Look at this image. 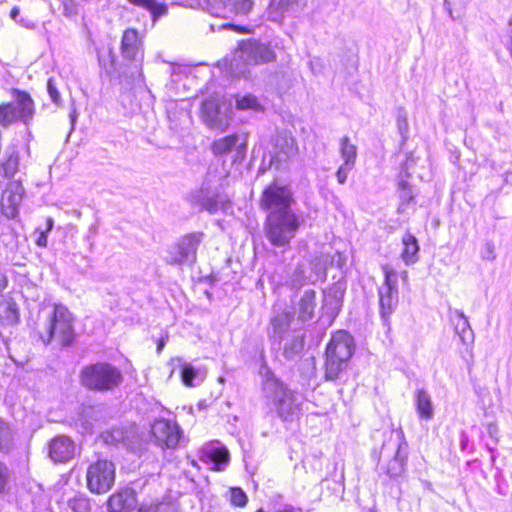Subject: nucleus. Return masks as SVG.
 <instances>
[{"label":"nucleus","mask_w":512,"mask_h":512,"mask_svg":"<svg viewBox=\"0 0 512 512\" xmlns=\"http://www.w3.org/2000/svg\"><path fill=\"white\" fill-rule=\"evenodd\" d=\"M139 52L138 33L134 29H127L122 37V53L127 59H136Z\"/></svg>","instance_id":"27"},{"label":"nucleus","mask_w":512,"mask_h":512,"mask_svg":"<svg viewBox=\"0 0 512 512\" xmlns=\"http://www.w3.org/2000/svg\"><path fill=\"white\" fill-rule=\"evenodd\" d=\"M136 492L131 488H123L112 494L108 499L111 512H127L135 508Z\"/></svg>","instance_id":"20"},{"label":"nucleus","mask_w":512,"mask_h":512,"mask_svg":"<svg viewBox=\"0 0 512 512\" xmlns=\"http://www.w3.org/2000/svg\"><path fill=\"white\" fill-rule=\"evenodd\" d=\"M275 512H303L301 508L294 507L292 505H285Z\"/></svg>","instance_id":"48"},{"label":"nucleus","mask_w":512,"mask_h":512,"mask_svg":"<svg viewBox=\"0 0 512 512\" xmlns=\"http://www.w3.org/2000/svg\"><path fill=\"white\" fill-rule=\"evenodd\" d=\"M20 14V9L19 7L17 6H14L11 11H10V17L13 19V20H17V17L19 16Z\"/></svg>","instance_id":"51"},{"label":"nucleus","mask_w":512,"mask_h":512,"mask_svg":"<svg viewBox=\"0 0 512 512\" xmlns=\"http://www.w3.org/2000/svg\"><path fill=\"white\" fill-rule=\"evenodd\" d=\"M454 324L455 331L461 342L465 345L472 344L474 342V332L470 326L468 318L462 311H454Z\"/></svg>","instance_id":"25"},{"label":"nucleus","mask_w":512,"mask_h":512,"mask_svg":"<svg viewBox=\"0 0 512 512\" xmlns=\"http://www.w3.org/2000/svg\"><path fill=\"white\" fill-rule=\"evenodd\" d=\"M487 430H488V434H489L491 437H493V438H496V437H497V434H498V427H497V425H496V424H494V423H490V424L488 425Z\"/></svg>","instance_id":"49"},{"label":"nucleus","mask_w":512,"mask_h":512,"mask_svg":"<svg viewBox=\"0 0 512 512\" xmlns=\"http://www.w3.org/2000/svg\"><path fill=\"white\" fill-rule=\"evenodd\" d=\"M353 353L354 341L352 336L344 330L334 333L326 347L325 379L327 381L337 380L348 368Z\"/></svg>","instance_id":"2"},{"label":"nucleus","mask_w":512,"mask_h":512,"mask_svg":"<svg viewBox=\"0 0 512 512\" xmlns=\"http://www.w3.org/2000/svg\"><path fill=\"white\" fill-rule=\"evenodd\" d=\"M400 258L406 266L414 265L419 261L420 246L417 238L409 231L405 232L401 238Z\"/></svg>","instance_id":"22"},{"label":"nucleus","mask_w":512,"mask_h":512,"mask_svg":"<svg viewBox=\"0 0 512 512\" xmlns=\"http://www.w3.org/2000/svg\"><path fill=\"white\" fill-rule=\"evenodd\" d=\"M401 277H402V279H403L404 281H406V280H407V278H408V273H407V271H403V272L401 273Z\"/></svg>","instance_id":"57"},{"label":"nucleus","mask_w":512,"mask_h":512,"mask_svg":"<svg viewBox=\"0 0 512 512\" xmlns=\"http://www.w3.org/2000/svg\"><path fill=\"white\" fill-rule=\"evenodd\" d=\"M34 114V104L25 92H17L15 100L0 105V124L7 126L15 121L27 123Z\"/></svg>","instance_id":"11"},{"label":"nucleus","mask_w":512,"mask_h":512,"mask_svg":"<svg viewBox=\"0 0 512 512\" xmlns=\"http://www.w3.org/2000/svg\"><path fill=\"white\" fill-rule=\"evenodd\" d=\"M392 451H394V456L387 465L386 473L395 478L404 472L407 458V443L402 430L391 433L388 442L383 445L381 453L389 455Z\"/></svg>","instance_id":"12"},{"label":"nucleus","mask_w":512,"mask_h":512,"mask_svg":"<svg viewBox=\"0 0 512 512\" xmlns=\"http://www.w3.org/2000/svg\"><path fill=\"white\" fill-rule=\"evenodd\" d=\"M200 2H203V0H187V3L191 7H200L203 9V6L200 4Z\"/></svg>","instance_id":"52"},{"label":"nucleus","mask_w":512,"mask_h":512,"mask_svg":"<svg viewBox=\"0 0 512 512\" xmlns=\"http://www.w3.org/2000/svg\"><path fill=\"white\" fill-rule=\"evenodd\" d=\"M0 316L5 319L7 324H16L19 319L17 305L9 302L0 304Z\"/></svg>","instance_id":"35"},{"label":"nucleus","mask_w":512,"mask_h":512,"mask_svg":"<svg viewBox=\"0 0 512 512\" xmlns=\"http://www.w3.org/2000/svg\"><path fill=\"white\" fill-rule=\"evenodd\" d=\"M190 200L193 204L200 206L202 210H206L210 214H215L219 211L227 212L231 206L228 196L219 192L213 185L210 173H208L201 187L191 193Z\"/></svg>","instance_id":"7"},{"label":"nucleus","mask_w":512,"mask_h":512,"mask_svg":"<svg viewBox=\"0 0 512 512\" xmlns=\"http://www.w3.org/2000/svg\"><path fill=\"white\" fill-rule=\"evenodd\" d=\"M236 107L238 110L259 111L262 109L258 99L252 94L237 95Z\"/></svg>","instance_id":"34"},{"label":"nucleus","mask_w":512,"mask_h":512,"mask_svg":"<svg viewBox=\"0 0 512 512\" xmlns=\"http://www.w3.org/2000/svg\"><path fill=\"white\" fill-rule=\"evenodd\" d=\"M121 370L107 362L86 365L81 369L80 382L83 387L96 392H110L123 382Z\"/></svg>","instance_id":"4"},{"label":"nucleus","mask_w":512,"mask_h":512,"mask_svg":"<svg viewBox=\"0 0 512 512\" xmlns=\"http://www.w3.org/2000/svg\"><path fill=\"white\" fill-rule=\"evenodd\" d=\"M200 460L212 465L214 470H222V466L229 461L228 450L219 443H209L199 451Z\"/></svg>","instance_id":"18"},{"label":"nucleus","mask_w":512,"mask_h":512,"mask_svg":"<svg viewBox=\"0 0 512 512\" xmlns=\"http://www.w3.org/2000/svg\"><path fill=\"white\" fill-rule=\"evenodd\" d=\"M24 194L20 181H11L2 194V210L6 217L14 218L17 215Z\"/></svg>","instance_id":"17"},{"label":"nucleus","mask_w":512,"mask_h":512,"mask_svg":"<svg viewBox=\"0 0 512 512\" xmlns=\"http://www.w3.org/2000/svg\"><path fill=\"white\" fill-rule=\"evenodd\" d=\"M287 318L288 316L286 314H281L272 319L271 323L275 329V332H281L283 327L288 325Z\"/></svg>","instance_id":"45"},{"label":"nucleus","mask_w":512,"mask_h":512,"mask_svg":"<svg viewBox=\"0 0 512 512\" xmlns=\"http://www.w3.org/2000/svg\"><path fill=\"white\" fill-rule=\"evenodd\" d=\"M151 432L157 444L166 448L177 447L181 438L178 424L166 419L156 420L151 427Z\"/></svg>","instance_id":"16"},{"label":"nucleus","mask_w":512,"mask_h":512,"mask_svg":"<svg viewBox=\"0 0 512 512\" xmlns=\"http://www.w3.org/2000/svg\"><path fill=\"white\" fill-rule=\"evenodd\" d=\"M19 156L18 153L13 149L8 157L1 164V174L4 177L11 178L18 171Z\"/></svg>","instance_id":"32"},{"label":"nucleus","mask_w":512,"mask_h":512,"mask_svg":"<svg viewBox=\"0 0 512 512\" xmlns=\"http://www.w3.org/2000/svg\"><path fill=\"white\" fill-rule=\"evenodd\" d=\"M191 464H192L193 466H197V463H196V461H195V460H191Z\"/></svg>","instance_id":"61"},{"label":"nucleus","mask_w":512,"mask_h":512,"mask_svg":"<svg viewBox=\"0 0 512 512\" xmlns=\"http://www.w3.org/2000/svg\"><path fill=\"white\" fill-rule=\"evenodd\" d=\"M74 442L67 436H57L49 445V456L54 462H67L75 456Z\"/></svg>","instance_id":"19"},{"label":"nucleus","mask_w":512,"mask_h":512,"mask_svg":"<svg viewBox=\"0 0 512 512\" xmlns=\"http://www.w3.org/2000/svg\"><path fill=\"white\" fill-rule=\"evenodd\" d=\"M297 153L295 139L288 134H279L275 140V154L273 160L285 162Z\"/></svg>","instance_id":"24"},{"label":"nucleus","mask_w":512,"mask_h":512,"mask_svg":"<svg viewBox=\"0 0 512 512\" xmlns=\"http://www.w3.org/2000/svg\"><path fill=\"white\" fill-rule=\"evenodd\" d=\"M416 409L421 419L430 420L433 417L434 411L431 402V397L425 390H418L415 398Z\"/></svg>","instance_id":"28"},{"label":"nucleus","mask_w":512,"mask_h":512,"mask_svg":"<svg viewBox=\"0 0 512 512\" xmlns=\"http://www.w3.org/2000/svg\"><path fill=\"white\" fill-rule=\"evenodd\" d=\"M202 119L209 128L224 132L232 120L231 105L215 97L206 99L202 104Z\"/></svg>","instance_id":"10"},{"label":"nucleus","mask_w":512,"mask_h":512,"mask_svg":"<svg viewBox=\"0 0 512 512\" xmlns=\"http://www.w3.org/2000/svg\"><path fill=\"white\" fill-rule=\"evenodd\" d=\"M398 186H399L400 198L403 202L408 203L411 200H413V197H414L413 192H412V189L407 181H405L403 179L400 180Z\"/></svg>","instance_id":"40"},{"label":"nucleus","mask_w":512,"mask_h":512,"mask_svg":"<svg viewBox=\"0 0 512 512\" xmlns=\"http://www.w3.org/2000/svg\"><path fill=\"white\" fill-rule=\"evenodd\" d=\"M247 495L241 488L230 489V501L232 505L237 507H244L247 504Z\"/></svg>","instance_id":"38"},{"label":"nucleus","mask_w":512,"mask_h":512,"mask_svg":"<svg viewBox=\"0 0 512 512\" xmlns=\"http://www.w3.org/2000/svg\"><path fill=\"white\" fill-rule=\"evenodd\" d=\"M256 512H265V511L262 508H260Z\"/></svg>","instance_id":"62"},{"label":"nucleus","mask_w":512,"mask_h":512,"mask_svg":"<svg viewBox=\"0 0 512 512\" xmlns=\"http://www.w3.org/2000/svg\"><path fill=\"white\" fill-rule=\"evenodd\" d=\"M9 471L8 468L0 462V492H2L8 482Z\"/></svg>","instance_id":"46"},{"label":"nucleus","mask_w":512,"mask_h":512,"mask_svg":"<svg viewBox=\"0 0 512 512\" xmlns=\"http://www.w3.org/2000/svg\"><path fill=\"white\" fill-rule=\"evenodd\" d=\"M116 465L107 459H98L91 463L86 472L87 488L94 494H105L114 485Z\"/></svg>","instance_id":"8"},{"label":"nucleus","mask_w":512,"mask_h":512,"mask_svg":"<svg viewBox=\"0 0 512 512\" xmlns=\"http://www.w3.org/2000/svg\"><path fill=\"white\" fill-rule=\"evenodd\" d=\"M164 345H165V342H164V340H163V339H161V340L158 342V345H157V352H158V353H160V352L162 351V349H163Z\"/></svg>","instance_id":"54"},{"label":"nucleus","mask_w":512,"mask_h":512,"mask_svg":"<svg viewBox=\"0 0 512 512\" xmlns=\"http://www.w3.org/2000/svg\"><path fill=\"white\" fill-rule=\"evenodd\" d=\"M509 25H510V41L508 43V50H509L510 55L512 57V18L510 19Z\"/></svg>","instance_id":"53"},{"label":"nucleus","mask_w":512,"mask_h":512,"mask_svg":"<svg viewBox=\"0 0 512 512\" xmlns=\"http://www.w3.org/2000/svg\"><path fill=\"white\" fill-rule=\"evenodd\" d=\"M204 239V233L193 232L183 236L169 251L167 262L169 264L192 265L197 259V250Z\"/></svg>","instance_id":"13"},{"label":"nucleus","mask_w":512,"mask_h":512,"mask_svg":"<svg viewBox=\"0 0 512 512\" xmlns=\"http://www.w3.org/2000/svg\"><path fill=\"white\" fill-rule=\"evenodd\" d=\"M316 294L313 290H307L304 292L299 303V317L301 320L306 321L313 317L315 308Z\"/></svg>","instance_id":"29"},{"label":"nucleus","mask_w":512,"mask_h":512,"mask_svg":"<svg viewBox=\"0 0 512 512\" xmlns=\"http://www.w3.org/2000/svg\"><path fill=\"white\" fill-rule=\"evenodd\" d=\"M69 507L73 512H89L91 509L89 499L83 495H78L71 499Z\"/></svg>","instance_id":"36"},{"label":"nucleus","mask_w":512,"mask_h":512,"mask_svg":"<svg viewBox=\"0 0 512 512\" xmlns=\"http://www.w3.org/2000/svg\"><path fill=\"white\" fill-rule=\"evenodd\" d=\"M8 284V279L5 273L0 271V292H2Z\"/></svg>","instance_id":"50"},{"label":"nucleus","mask_w":512,"mask_h":512,"mask_svg":"<svg viewBox=\"0 0 512 512\" xmlns=\"http://www.w3.org/2000/svg\"><path fill=\"white\" fill-rule=\"evenodd\" d=\"M293 203L294 198L290 188L276 182L270 184L261 197V207L269 212L293 211L291 208Z\"/></svg>","instance_id":"15"},{"label":"nucleus","mask_w":512,"mask_h":512,"mask_svg":"<svg viewBox=\"0 0 512 512\" xmlns=\"http://www.w3.org/2000/svg\"><path fill=\"white\" fill-rule=\"evenodd\" d=\"M129 2L148 10L151 13L154 22L158 17L167 13L166 5L159 0H129Z\"/></svg>","instance_id":"30"},{"label":"nucleus","mask_w":512,"mask_h":512,"mask_svg":"<svg viewBox=\"0 0 512 512\" xmlns=\"http://www.w3.org/2000/svg\"><path fill=\"white\" fill-rule=\"evenodd\" d=\"M20 22H21V24H22V25H24V26H26V27H28V28H30V27H31V26H29V25L27 24V22H24V20H23V19H21V21H20Z\"/></svg>","instance_id":"59"},{"label":"nucleus","mask_w":512,"mask_h":512,"mask_svg":"<svg viewBox=\"0 0 512 512\" xmlns=\"http://www.w3.org/2000/svg\"><path fill=\"white\" fill-rule=\"evenodd\" d=\"M13 446V431L10 425L0 418V452H8Z\"/></svg>","instance_id":"33"},{"label":"nucleus","mask_w":512,"mask_h":512,"mask_svg":"<svg viewBox=\"0 0 512 512\" xmlns=\"http://www.w3.org/2000/svg\"><path fill=\"white\" fill-rule=\"evenodd\" d=\"M397 127L402 137L405 138L409 130L408 120L405 112L399 113L397 117Z\"/></svg>","instance_id":"41"},{"label":"nucleus","mask_w":512,"mask_h":512,"mask_svg":"<svg viewBox=\"0 0 512 512\" xmlns=\"http://www.w3.org/2000/svg\"><path fill=\"white\" fill-rule=\"evenodd\" d=\"M294 346L296 348V352L300 351L302 349V341L295 340Z\"/></svg>","instance_id":"56"},{"label":"nucleus","mask_w":512,"mask_h":512,"mask_svg":"<svg viewBox=\"0 0 512 512\" xmlns=\"http://www.w3.org/2000/svg\"><path fill=\"white\" fill-rule=\"evenodd\" d=\"M228 27L236 28L235 26H233L231 24H223V25H221V28H228Z\"/></svg>","instance_id":"58"},{"label":"nucleus","mask_w":512,"mask_h":512,"mask_svg":"<svg viewBox=\"0 0 512 512\" xmlns=\"http://www.w3.org/2000/svg\"><path fill=\"white\" fill-rule=\"evenodd\" d=\"M480 256L484 261H494L496 259L495 245L492 241H487L480 250Z\"/></svg>","instance_id":"39"},{"label":"nucleus","mask_w":512,"mask_h":512,"mask_svg":"<svg viewBox=\"0 0 512 512\" xmlns=\"http://www.w3.org/2000/svg\"><path fill=\"white\" fill-rule=\"evenodd\" d=\"M203 10L215 17L247 16L253 8V0H203Z\"/></svg>","instance_id":"14"},{"label":"nucleus","mask_w":512,"mask_h":512,"mask_svg":"<svg viewBox=\"0 0 512 512\" xmlns=\"http://www.w3.org/2000/svg\"><path fill=\"white\" fill-rule=\"evenodd\" d=\"M47 90H48L51 100L55 104H59L60 100H61L60 93L58 92L56 84L52 78L48 79Z\"/></svg>","instance_id":"43"},{"label":"nucleus","mask_w":512,"mask_h":512,"mask_svg":"<svg viewBox=\"0 0 512 512\" xmlns=\"http://www.w3.org/2000/svg\"><path fill=\"white\" fill-rule=\"evenodd\" d=\"M52 228H53V220L51 218H48L47 219V231L46 232L51 231Z\"/></svg>","instance_id":"55"},{"label":"nucleus","mask_w":512,"mask_h":512,"mask_svg":"<svg viewBox=\"0 0 512 512\" xmlns=\"http://www.w3.org/2000/svg\"><path fill=\"white\" fill-rule=\"evenodd\" d=\"M262 390L267 403L272 405L284 421H293L301 412L302 398L289 390L270 371L264 374Z\"/></svg>","instance_id":"1"},{"label":"nucleus","mask_w":512,"mask_h":512,"mask_svg":"<svg viewBox=\"0 0 512 512\" xmlns=\"http://www.w3.org/2000/svg\"><path fill=\"white\" fill-rule=\"evenodd\" d=\"M384 283L379 288L380 315L385 325L398 304V274L389 265L383 266Z\"/></svg>","instance_id":"9"},{"label":"nucleus","mask_w":512,"mask_h":512,"mask_svg":"<svg viewBox=\"0 0 512 512\" xmlns=\"http://www.w3.org/2000/svg\"><path fill=\"white\" fill-rule=\"evenodd\" d=\"M275 59L274 51L266 44L257 41H243L235 51L231 60V69L237 75H245L244 65L266 63Z\"/></svg>","instance_id":"6"},{"label":"nucleus","mask_w":512,"mask_h":512,"mask_svg":"<svg viewBox=\"0 0 512 512\" xmlns=\"http://www.w3.org/2000/svg\"><path fill=\"white\" fill-rule=\"evenodd\" d=\"M239 141L240 135L238 134L215 139L211 144V151L216 156L228 154L234 147H238V149L241 148L243 144L239 145Z\"/></svg>","instance_id":"26"},{"label":"nucleus","mask_w":512,"mask_h":512,"mask_svg":"<svg viewBox=\"0 0 512 512\" xmlns=\"http://www.w3.org/2000/svg\"><path fill=\"white\" fill-rule=\"evenodd\" d=\"M305 5V0H271L267 9L268 19L280 22L285 13L295 12Z\"/></svg>","instance_id":"21"},{"label":"nucleus","mask_w":512,"mask_h":512,"mask_svg":"<svg viewBox=\"0 0 512 512\" xmlns=\"http://www.w3.org/2000/svg\"><path fill=\"white\" fill-rule=\"evenodd\" d=\"M40 337L45 344L52 340L58 341L63 346L72 343L74 339L73 317L65 306H54Z\"/></svg>","instance_id":"5"},{"label":"nucleus","mask_w":512,"mask_h":512,"mask_svg":"<svg viewBox=\"0 0 512 512\" xmlns=\"http://www.w3.org/2000/svg\"><path fill=\"white\" fill-rule=\"evenodd\" d=\"M340 155L344 164L355 166L357 147L345 136L340 139Z\"/></svg>","instance_id":"31"},{"label":"nucleus","mask_w":512,"mask_h":512,"mask_svg":"<svg viewBox=\"0 0 512 512\" xmlns=\"http://www.w3.org/2000/svg\"><path fill=\"white\" fill-rule=\"evenodd\" d=\"M170 506L167 503L159 502V501H151L149 503H142L138 512H168Z\"/></svg>","instance_id":"37"},{"label":"nucleus","mask_w":512,"mask_h":512,"mask_svg":"<svg viewBox=\"0 0 512 512\" xmlns=\"http://www.w3.org/2000/svg\"><path fill=\"white\" fill-rule=\"evenodd\" d=\"M171 364L174 368L180 369L181 379L184 385L194 387L204 380V375L199 369H196L190 363L185 362L182 358H173Z\"/></svg>","instance_id":"23"},{"label":"nucleus","mask_w":512,"mask_h":512,"mask_svg":"<svg viewBox=\"0 0 512 512\" xmlns=\"http://www.w3.org/2000/svg\"><path fill=\"white\" fill-rule=\"evenodd\" d=\"M303 223L302 215L294 210L269 212L265 221V234L273 246L286 247Z\"/></svg>","instance_id":"3"},{"label":"nucleus","mask_w":512,"mask_h":512,"mask_svg":"<svg viewBox=\"0 0 512 512\" xmlns=\"http://www.w3.org/2000/svg\"><path fill=\"white\" fill-rule=\"evenodd\" d=\"M318 271H319V273H323L324 272V266L319 267Z\"/></svg>","instance_id":"60"},{"label":"nucleus","mask_w":512,"mask_h":512,"mask_svg":"<svg viewBox=\"0 0 512 512\" xmlns=\"http://www.w3.org/2000/svg\"><path fill=\"white\" fill-rule=\"evenodd\" d=\"M62 6L65 16L71 17L77 14V4L74 0H63Z\"/></svg>","instance_id":"44"},{"label":"nucleus","mask_w":512,"mask_h":512,"mask_svg":"<svg viewBox=\"0 0 512 512\" xmlns=\"http://www.w3.org/2000/svg\"><path fill=\"white\" fill-rule=\"evenodd\" d=\"M36 244L40 247L47 246V232H41L36 240Z\"/></svg>","instance_id":"47"},{"label":"nucleus","mask_w":512,"mask_h":512,"mask_svg":"<svg viewBox=\"0 0 512 512\" xmlns=\"http://www.w3.org/2000/svg\"><path fill=\"white\" fill-rule=\"evenodd\" d=\"M354 168V166L347 165L342 163L336 172V178L339 184H344L348 178L349 172Z\"/></svg>","instance_id":"42"}]
</instances>
